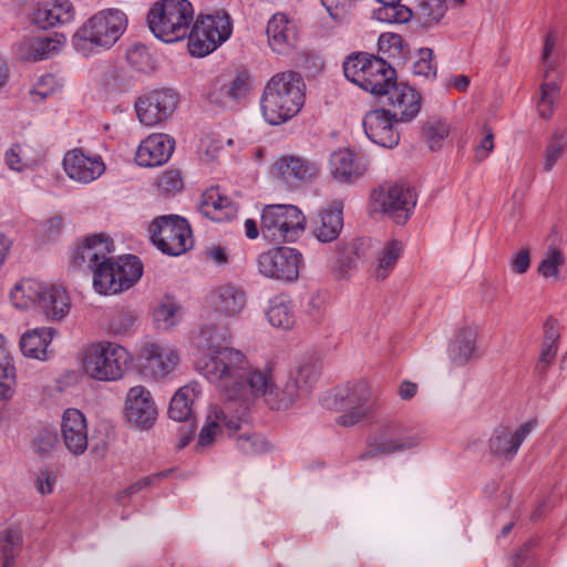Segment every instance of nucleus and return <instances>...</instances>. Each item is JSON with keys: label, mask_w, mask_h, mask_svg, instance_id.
I'll use <instances>...</instances> for the list:
<instances>
[{"label": "nucleus", "mask_w": 567, "mask_h": 567, "mask_svg": "<svg viewBox=\"0 0 567 567\" xmlns=\"http://www.w3.org/2000/svg\"><path fill=\"white\" fill-rule=\"evenodd\" d=\"M196 371L218 389L221 404L209 405L199 432L197 450L210 447L223 435L234 436L243 429V405L256 371L247 355L235 348L224 347L207 352L195 363Z\"/></svg>", "instance_id": "nucleus-1"}, {"label": "nucleus", "mask_w": 567, "mask_h": 567, "mask_svg": "<svg viewBox=\"0 0 567 567\" xmlns=\"http://www.w3.org/2000/svg\"><path fill=\"white\" fill-rule=\"evenodd\" d=\"M305 103V83L300 74L277 73L267 82L260 100L264 118L278 125L292 118Z\"/></svg>", "instance_id": "nucleus-2"}, {"label": "nucleus", "mask_w": 567, "mask_h": 567, "mask_svg": "<svg viewBox=\"0 0 567 567\" xmlns=\"http://www.w3.org/2000/svg\"><path fill=\"white\" fill-rule=\"evenodd\" d=\"M127 27L125 13L118 9H105L90 17L75 32L73 47L84 56L110 50Z\"/></svg>", "instance_id": "nucleus-3"}, {"label": "nucleus", "mask_w": 567, "mask_h": 567, "mask_svg": "<svg viewBox=\"0 0 567 567\" xmlns=\"http://www.w3.org/2000/svg\"><path fill=\"white\" fill-rule=\"evenodd\" d=\"M194 8L188 0H158L147 13L152 33L164 42H175L189 34Z\"/></svg>", "instance_id": "nucleus-4"}, {"label": "nucleus", "mask_w": 567, "mask_h": 567, "mask_svg": "<svg viewBox=\"0 0 567 567\" xmlns=\"http://www.w3.org/2000/svg\"><path fill=\"white\" fill-rule=\"evenodd\" d=\"M131 361L130 352L123 346L111 341H96L83 348L81 368L91 379L113 382L122 379Z\"/></svg>", "instance_id": "nucleus-5"}, {"label": "nucleus", "mask_w": 567, "mask_h": 567, "mask_svg": "<svg viewBox=\"0 0 567 567\" xmlns=\"http://www.w3.org/2000/svg\"><path fill=\"white\" fill-rule=\"evenodd\" d=\"M378 408V399L365 380L348 382L334 393V410L340 413L336 419L338 425L354 426L370 419Z\"/></svg>", "instance_id": "nucleus-6"}, {"label": "nucleus", "mask_w": 567, "mask_h": 567, "mask_svg": "<svg viewBox=\"0 0 567 567\" xmlns=\"http://www.w3.org/2000/svg\"><path fill=\"white\" fill-rule=\"evenodd\" d=\"M249 384L250 385L247 388L249 391L246 394L243 405H240V410H243V412H240L243 426L247 423V412L249 408L255 404L257 400L261 399L271 410L281 411L291 408L300 395L296 390V383H289L288 380L282 386H279L269 367L256 371Z\"/></svg>", "instance_id": "nucleus-7"}, {"label": "nucleus", "mask_w": 567, "mask_h": 567, "mask_svg": "<svg viewBox=\"0 0 567 567\" xmlns=\"http://www.w3.org/2000/svg\"><path fill=\"white\" fill-rule=\"evenodd\" d=\"M93 271V287L100 295H116L134 286L143 275V265L136 256L117 261H101Z\"/></svg>", "instance_id": "nucleus-8"}, {"label": "nucleus", "mask_w": 567, "mask_h": 567, "mask_svg": "<svg viewBox=\"0 0 567 567\" xmlns=\"http://www.w3.org/2000/svg\"><path fill=\"white\" fill-rule=\"evenodd\" d=\"M306 218L295 205H267L261 213L260 233L272 241H295L303 231Z\"/></svg>", "instance_id": "nucleus-9"}, {"label": "nucleus", "mask_w": 567, "mask_h": 567, "mask_svg": "<svg viewBox=\"0 0 567 567\" xmlns=\"http://www.w3.org/2000/svg\"><path fill=\"white\" fill-rule=\"evenodd\" d=\"M152 243L168 256H181L193 248L192 229L187 220L178 215L155 218L148 227Z\"/></svg>", "instance_id": "nucleus-10"}, {"label": "nucleus", "mask_w": 567, "mask_h": 567, "mask_svg": "<svg viewBox=\"0 0 567 567\" xmlns=\"http://www.w3.org/2000/svg\"><path fill=\"white\" fill-rule=\"evenodd\" d=\"M231 33L226 13L199 17L188 34L189 52L194 56H205L225 42Z\"/></svg>", "instance_id": "nucleus-11"}, {"label": "nucleus", "mask_w": 567, "mask_h": 567, "mask_svg": "<svg viewBox=\"0 0 567 567\" xmlns=\"http://www.w3.org/2000/svg\"><path fill=\"white\" fill-rule=\"evenodd\" d=\"M373 208L396 224L406 223L416 205V195L406 184L383 185L371 194Z\"/></svg>", "instance_id": "nucleus-12"}, {"label": "nucleus", "mask_w": 567, "mask_h": 567, "mask_svg": "<svg viewBox=\"0 0 567 567\" xmlns=\"http://www.w3.org/2000/svg\"><path fill=\"white\" fill-rule=\"evenodd\" d=\"M302 262V255L291 247L272 248L260 254L257 258L260 275L285 282H292L298 279Z\"/></svg>", "instance_id": "nucleus-13"}, {"label": "nucleus", "mask_w": 567, "mask_h": 567, "mask_svg": "<svg viewBox=\"0 0 567 567\" xmlns=\"http://www.w3.org/2000/svg\"><path fill=\"white\" fill-rule=\"evenodd\" d=\"M179 96L172 89H159L138 96L134 110L138 122L153 127L169 118L177 109Z\"/></svg>", "instance_id": "nucleus-14"}, {"label": "nucleus", "mask_w": 567, "mask_h": 567, "mask_svg": "<svg viewBox=\"0 0 567 567\" xmlns=\"http://www.w3.org/2000/svg\"><path fill=\"white\" fill-rule=\"evenodd\" d=\"M275 173L289 188H299L312 183L320 173V165L300 156L286 155L275 163Z\"/></svg>", "instance_id": "nucleus-15"}, {"label": "nucleus", "mask_w": 567, "mask_h": 567, "mask_svg": "<svg viewBox=\"0 0 567 567\" xmlns=\"http://www.w3.org/2000/svg\"><path fill=\"white\" fill-rule=\"evenodd\" d=\"M420 439L416 435L400 434L395 427H386L372 436L360 460H369L392 453L405 452L416 447Z\"/></svg>", "instance_id": "nucleus-16"}, {"label": "nucleus", "mask_w": 567, "mask_h": 567, "mask_svg": "<svg viewBox=\"0 0 567 567\" xmlns=\"http://www.w3.org/2000/svg\"><path fill=\"white\" fill-rule=\"evenodd\" d=\"M63 169L70 179L90 184L105 172V164L100 156H90L82 150L74 148L64 155Z\"/></svg>", "instance_id": "nucleus-17"}, {"label": "nucleus", "mask_w": 567, "mask_h": 567, "mask_svg": "<svg viewBox=\"0 0 567 567\" xmlns=\"http://www.w3.org/2000/svg\"><path fill=\"white\" fill-rule=\"evenodd\" d=\"M535 427L536 421L534 420L522 423L516 427H496L488 441L491 453L512 460L517 454L522 443L535 430Z\"/></svg>", "instance_id": "nucleus-18"}, {"label": "nucleus", "mask_w": 567, "mask_h": 567, "mask_svg": "<svg viewBox=\"0 0 567 567\" xmlns=\"http://www.w3.org/2000/svg\"><path fill=\"white\" fill-rule=\"evenodd\" d=\"M126 417L140 429H150L157 417V410L153 396L145 386L135 385L126 394L125 401Z\"/></svg>", "instance_id": "nucleus-19"}, {"label": "nucleus", "mask_w": 567, "mask_h": 567, "mask_svg": "<svg viewBox=\"0 0 567 567\" xmlns=\"http://www.w3.org/2000/svg\"><path fill=\"white\" fill-rule=\"evenodd\" d=\"M384 95H388L389 111L396 122L409 123L421 110L420 93L405 83L394 82Z\"/></svg>", "instance_id": "nucleus-20"}, {"label": "nucleus", "mask_w": 567, "mask_h": 567, "mask_svg": "<svg viewBox=\"0 0 567 567\" xmlns=\"http://www.w3.org/2000/svg\"><path fill=\"white\" fill-rule=\"evenodd\" d=\"M251 90V80L248 73L239 72L227 82L217 80L208 92L207 100L219 109H233L246 97Z\"/></svg>", "instance_id": "nucleus-21"}, {"label": "nucleus", "mask_w": 567, "mask_h": 567, "mask_svg": "<svg viewBox=\"0 0 567 567\" xmlns=\"http://www.w3.org/2000/svg\"><path fill=\"white\" fill-rule=\"evenodd\" d=\"M394 117L390 111L373 110L368 112L362 121L367 137L385 148H394L400 143V134L393 125Z\"/></svg>", "instance_id": "nucleus-22"}, {"label": "nucleus", "mask_w": 567, "mask_h": 567, "mask_svg": "<svg viewBox=\"0 0 567 567\" xmlns=\"http://www.w3.org/2000/svg\"><path fill=\"white\" fill-rule=\"evenodd\" d=\"M266 34L271 51L281 55L291 53L298 40L297 27L285 13H275L269 19Z\"/></svg>", "instance_id": "nucleus-23"}, {"label": "nucleus", "mask_w": 567, "mask_h": 567, "mask_svg": "<svg viewBox=\"0 0 567 567\" xmlns=\"http://www.w3.org/2000/svg\"><path fill=\"white\" fill-rule=\"evenodd\" d=\"M61 436L66 450L82 455L87 449V424L84 414L78 409H66L61 420Z\"/></svg>", "instance_id": "nucleus-24"}, {"label": "nucleus", "mask_w": 567, "mask_h": 567, "mask_svg": "<svg viewBox=\"0 0 567 567\" xmlns=\"http://www.w3.org/2000/svg\"><path fill=\"white\" fill-rule=\"evenodd\" d=\"M175 141L167 134H151L141 142L135 161L143 167H155L165 164L172 156Z\"/></svg>", "instance_id": "nucleus-25"}, {"label": "nucleus", "mask_w": 567, "mask_h": 567, "mask_svg": "<svg viewBox=\"0 0 567 567\" xmlns=\"http://www.w3.org/2000/svg\"><path fill=\"white\" fill-rule=\"evenodd\" d=\"M145 369L154 379H164L179 362L178 351L167 344L147 343L143 348Z\"/></svg>", "instance_id": "nucleus-26"}, {"label": "nucleus", "mask_w": 567, "mask_h": 567, "mask_svg": "<svg viewBox=\"0 0 567 567\" xmlns=\"http://www.w3.org/2000/svg\"><path fill=\"white\" fill-rule=\"evenodd\" d=\"M329 169L340 183H353L367 171V162L349 148L334 151L329 158Z\"/></svg>", "instance_id": "nucleus-27"}, {"label": "nucleus", "mask_w": 567, "mask_h": 567, "mask_svg": "<svg viewBox=\"0 0 567 567\" xmlns=\"http://www.w3.org/2000/svg\"><path fill=\"white\" fill-rule=\"evenodd\" d=\"M56 330L50 327L35 328L25 331L20 338V349L24 357L39 361H48L53 357L50 344Z\"/></svg>", "instance_id": "nucleus-28"}, {"label": "nucleus", "mask_w": 567, "mask_h": 567, "mask_svg": "<svg viewBox=\"0 0 567 567\" xmlns=\"http://www.w3.org/2000/svg\"><path fill=\"white\" fill-rule=\"evenodd\" d=\"M210 303L215 312L230 318L241 312L245 308L246 293L240 287L226 284L212 292Z\"/></svg>", "instance_id": "nucleus-29"}, {"label": "nucleus", "mask_w": 567, "mask_h": 567, "mask_svg": "<svg viewBox=\"0 0 567 567\" xmlns=\"http://www.w3.org/2000/svg\"><path fill=\"white\" fill-rule=\"evenodd\" d=\"M199 212L215 221L234 218L238 213V205L225 196L219 188H210L203 194Z\"/></svg>", "instance_id": "nucleus-30"}, {"label": "nucleus", "mask_w": 567, "mask_h": 567, "mask_svg": "<svg viewBox=\"0 0 567 567\" xmlns=\"http://www.w3.org/2000/svg\"><path fill=\"white\" fill-rule=\"evenodd\" d=\"M75 11L69 0H53L38 7L33 12V22L41 29L53 28L73 21Z\"/></svg>", "instance_id": "nucleus-31"}, {"label": "nucleus", "mask_w": 567, "mask_h": 567, "mask_svg": "<svg viewBox=\"0 0 567 567\" xmlns=\"http://www.w3.org/2000/svg\"><path fill=\"white\" fill-rule=\"evenodd\" d=\"M369 66L365 81H362L360 87L373 95L382 96L395 82V71L385 60L377 56H373Z\"/></svg>", "instance_id": "nucleus-32"}, {"label": "nucleus", "mask_w": 567, "mask_h": 567, "mask_svg": "<svg viewBox=\"0 0 567 567\" xmlns=\"http://www.w3.org/2000/svg\"><path fill=\"white\" fill-rule=\"evenodd\" d=\"M37 308L48 319L60 321L70 311V298L64 288L44 284Z\"/></svg>", "instance_id": "nucleus-33"}, {"label": "nucleus", "mask_w": 567, "mask_h": 567, "mask_svg": "<svg viewBox=\"0 0 567 567\" xmlns=\"http://www.w3.org/2000/svg\"><path fill=\"white\" fill-rule=\"evenodd\" d=\"M477 331L472 326L457 330L447 348V355L454 367H464L474 355Z\"/></svg>", "instance_id": "nucleus-34"}, {"label": "nucleus", "mask_w": 567, "mask_h": 567, "mask_svg": "<svg viewBox=\"0 0 567 567\" xmlns=\"http://www.w3.org/2000/svg\"><path fill=\"white\" fill-rule=\"evenodd\" d=\"M113 243L104 235L87 237L74 251V259L86 262L89 268L96 267L101 261H109Z\"/></svg>", "instance_id": "nucleus-35"}, {"label": "nucleus", "mask_w": 567, "mask_h": 567, "mask_svg": "<svg viewBox=\"0 0 567 567\" xmlns=\"http://www.w3.org/2000/svg\"><path fill=\"white\" fill-rule=\"evenodd\" d=\"M343 227L342 206L334 204L322 209L313 221V235L321 243L338 238Z\"/></svg>", "instance_id": "nucleus-36"}, {"label": "nucleus", "mask_w": 567, "mask_h": 567, "mask_svg": "<svg viewBox=\"0 0 567 567\" xmlns=\"http://www.w3.org/2000/svg\"><path fill=\"white\" fill-rule=\"evenodd\" d=\"M200 392V386L197 382H190L181 386L169 402L168 416L177 422H188L193 415L194 402Z\"/></svg>", "instance_id": "nucleus-37"}, {"label": "nucleus", "mask_w": 567, "mask_h": 567, "mask_svg": "<svg viewBox=\"0 0 567 567\" xmlns=\"http://www.w3.org/2000/svg\"><path fill=\"white\" fill-rule=\"evenodd\" d=\"M62 44L63 42L55 38H29L18 44L17 54L21 60H45L59 51Z\"/></svg>", "instance_id": "nucleus-38"}, {"label": "nucleus", "mask_w": 567, "mask_h": 567, "mask_svg": "<svg viewBox=\"0 0 567 567\" xmlns=\"http://www.w3.org/2000/svg\"><path fill=\"white\" fill-rule=\"evenodd\" d=\"M403 251V245L398 239L386 241L375 252L371 274L377 280H384L394 270L399 258Z\"/></svg>", "instance_id": "nucleus-39"}, {"label": "nucleus", "mask_w": 567, "mask_h": 567, "mask_svg": "<svg viewBox=\"0 0 567 567\" xmlns=\"http://www.w3.org/2000/svg\"><path fill=\"white\" fill-rule=\"evenodd\" d=\"M230 337V331L226 324L213 319H206L195 336V342L198 348L210 352L218 348H224L225 346L223 344L228 343Z\"/></svg>", "instance_id": "nucleus-40"}, {"label": "nucleus", "mask_w": 567, "mask_h": 567, "mask_svg": "<svg viewBox=\"0 0 567 567\" xmlns=\"http://www.w3.org/2000/svg\"><path fill=\"white\" fill-rule=\"evenodd\" d=\"M321 365L315 358L300 360L289 375V383H296V390L300 394L308 391L318 380Z\"/></svg>", "instance_id": "nucleus-41"}, {"label": "nucleus", "mask_w": 567, "mask_h": 567, "mask_svg": "<svg viewBox=\"0 0 567 567\" xmlns=\"http://www.w3.org/2000/svg\"><path fill=\"white\" fill-rule=\"evenodd\" d=\"M23 544L20 528L10 527L0 533V559L1 567H16V558L19 556Z\"/></svg>", "instance_id": "nucleus-42"}, {"label": "nucleus", "mask_w": 567, "mask_h": 567, "mask_svg": "<svg viewBox=\"0 0 567 567\" xmlns=\"http://www.w3.org/2000/svg\"><path fill=\"white\" fill-rule=\"evenodd\" d=\"M153 316L157 328L167 330L182 320L183 309L176 299L166 296L157 302Z\"/></svg>", "instance_id": "nucleus-43"}, {"label": "nucleus", "mask_w": 567, "mask_h": 567, "mask_svg": "<svg viewBox=\"0 0 567 567\" xmlns=\"http://www.w3.org/2000/svg\"><path fill=\"white\" fill-rule=\"evenodd\" d=\"M381 7L373 10L374 20L383 23H405L411 20L412 11L401 3L402 0H377Z\"/></svg>", "instance_id": "nucleus-44"}, {"label": "nucleus", "mask_w": 567, "mask_h": 567, "mask_svg": "<svg viewBox=\"0 0 567 567\" xmlns=\"http://www.w3.org/2000/svg\"><path fill=\"white\" fill-rule=\"evenodd\" d=\"M267 319L275 328L291 329L296 322L291 302L282 297L271 299L267 310Z\"/></svg>", "instance_id": "nucleus-45"}, {"label": "nucleus", "mask_w": 567, "mask_h": 567, "mask_svg": "<svg viewBox=\"0 0 567 567\" xmlns=\"http://www.w3.org/2000/svg\"><path fill=\"white\" fill-rule=\"evenodd\" d=\"M137 315L130 309H118L114 311L106 323V331L114 338H122L133 334Z\"/></svg>", "instance_id": "nucleus-46"}, {"label": "nucleus", "mask_w": 567, "mask_h": 567, "mask_svg": "<svg viewBox=\"0 0 567 567\" xmlns=\"http://www.w3.org/2000/svg\"><path fill=\"white\" fill-rule=\"evenodd\" d=\"M44 284L32 279L18 282L11 291V300L17 308H28L31 305L38 306Z\"/></svg>", "instance_id": "nucleus-47"}, {"label": "nucleus", "mask_w": 567, "mask_h": 567, "mask_svg": "<svg viewBox=\"0 0 567 567\" xmlns=\"http://www.w3.org/2000/svg\"><path fill=\"white\" fill-rule=\"evenodd\" d=\"M449 133V124L441 118H430L422 126V138L432 151L440 150L443 146Z\"/></svg>", "instance_id": "nucleus-48"}, {"label": "nucleus", "mask_w": 567, "mask_h": 567, "mask_svg": "<svg viewBox=\"0 0 567 567\" xmlns=\"http://www.w3.org/2000/svg\"><path fill=\"white\" fill-rule=\"evenodd\" d=\"M374 55L367 53H357L349 56L343 63V73L346 78L358 86L361 85L362 81H365V76Z\"/></svg>", "instance_id": "nucleus-49"}, {"label": "nucleus", "mask_w": 567, "mask_h": 567, "mask_svg": "<svg viewBox=\"0 0 567 567\" xmlns=\"http://www.w3.org/2000/svg\"><path fill=\"white\" fill-rule=\"evenodd\" d=\"M126 61L136 72L148 74L155 69V60L142 43H134L126 51Z\"/></svg>", "instance_id": "nucleus-50"}, {"label": "nucleus", "mask_w": 567, "mask_h": 567, "mask_svg": "<svg viewBox=\"0 0 567 567\" xmlns=\"http://www.w3.org/2000/svg\"><path fill=\"white\" fill-rule=\"evenodd\" d=\"M16 383V369L9 353L2 349L0 351V399H9L13 393Z\"/></svg>", "instance_id": "nucleus-51"}, {"label": "nucleus", "mask_w": 567, "mask_h": 567, "mask_svg": "<svg viewBox=\"0 0 567 567\" xmlns=\"http://www.w3.org/2000/svg\"><path fill=\"white\" fill-rule=\"evenodd\" d=\"M564 262L565 258L561 250L556 246H549L538 265V272L545 278H557L559 267Z\"/></svg>", "instance_id": "nucleus-52"}, {"label": "nucleus", "mask_w": 567, "mask_h": 567, "mask_svg": "<svg viewBox=\"0 0 567 567\" xmlns=\"http://www.w3.org/2000/svg\"><path fill=\"white\" fill-rule=\"evenodd\" d=\"M237 449L246 455H258L269 450L268 442L259 434L243 433L236 437Z\"/></svg>", "instance_id": "nucleus-53"}, {"label": "nucleus", "mask_w": 567, "mask_h": 567, "mask_svg": "<svg viewBox=\"0 0 567 567\" xmlns=\"http://www.w3.org/2000/svg\"><path fill=\"white\" fill-rule=\"evenodd\" d=\"M557 93L558 86L555 83H544L540 86V97L537 103V110L542 117L548 118L551 116Z\"/></svg>", "instance_id": "nucleus-54"}, {"label": "nucleus", "mask_w": 567, "mask_h": 567, "mask_svg": "<svg viewBox=\"0 0 567 567\" xmlns=\"http://www.w3.org/2000/svg\"><path fill=\"white\" fill-rule=\"evenodd\" d=\"M412 73L425 79L435 78L436 66L432 63V50L427 48L420 50L419 58L412 65Z\"/></svg>", "instance_id": "nucleus-55"}, {"label": "nucleus", "mask_w": 567, "mask_h": 567, "mask_svg": "<svg viewBox=\"0 0 567 567\" xmlns=\"http://www.w3.org/2000/svg\"><path fill=\"white\" fill-rule=\"evenodd\" d=\"M58 443L56 434L49 429H42L33 439V450L40 456H49Z\"/></svg>", "instance_id": "nucleus-56"}, {"label": "nucleus", "mask_w": 567, "mask_h": 567, "mask_svg": "<svg viewBox=\"0 0 567 567\" xmlns=\"http://www.w3.org/2000/svg\"><path fill=\"white\" fill-rule=\"evenodd\" d=\"M62 87V82L53 74H44L37 82L32 94L41 100L54 94Z\"/></svg>", "instance_id": "nucleus-57"}, {"label": "nucleus", "mask_w": 567, "mask_h": 567, "mask_svg": "<svg viewBox=\"0 0 567 567\" xmlns=\"http://www.w3.org/2000/svg\"><path fill=\"white\" fill-rule=\"evenodd\" d=\"M359 259L358 244L352 240L350 243H342L339 246L338 262L344 271L354 267L355 261Z\"/></svg>", "instance_id": "nucleus-58"}, {"label": "nucleus", "mask_w": 567, "mask_h": 567, "mask_svg": "<svg viewBox=\"0 0 567 567\" xmlns=\"http://www.w3.org/2000/svg\"><path fill=\"white\" fill-rule=\"evenodd\" d=\"M403 47L402 37L396 33H382L378 40L379 51L390 55L400 54Z\"/></svg>", "instance_id": "nucleus-59"}, {"label": "nucleus", "mask_w": 567, "mask_h": 567, "mask_svg": "<svg viewBox=\"0 0 567 567\" xmlns=\"http://www.w3.org/2000/svg\"><path fill=\"white\" fill-rule=\"evenodd\" d=\"M157 187L165 194L175 193L183 188V179L178 171H167L163 173L158 181Z\"/></svg>", "instance_id": "nucleus-60"}, {"label": "nucleus", "mask_w": 567, "mask_h": 567, "mask_svg": "<svg viewBox=\"0 0 567 567\" xmlns=\"http://www.w3.org/2000/svg\"><path fill=\"white\" fill-rule=\"evenodd\" d=\"M421 11L424 23H433L444 16L445 6L442 0H429L422 3Z\"/></svg>", "instance_id": "nucleus-61"}, {"label": "nucleus", "mask_w": 567, "mask_h": 567, "mask_svg": "<svg viewBox=\"0 0 567 567\" xmlns=\"http://www.w3.org/2000/svg\"><path fill=\"white\" fill-rule=\"evenodd\" d=\"M327 300V293L323 292L313 293L309 299L308 312L317 322H320L326 316Z\"/></svg>", "instance_id": "nucleus-62"}, {"label": "nucleus", "mask_w": 567, "mask_h": 567, "mask_svg": "<svg viewBox=\"0 0 567 567\" xmlns=\"http://www.w3.org/2000/svg\"><path fill=\"white\" fill-rule=\"evenodd\" d=\"M557 350L558 344L543 341L536 369L540 372L545 371L547 367L555 360Z\"/></svg>", "instance_id": "nucleus-63"}, {"label": "nucleus", "mask_w": 567, "mask_h": 567, "mask_svg": "<svg viewBox=\"0 0 567 567\" xmlns=\"http://www.w3.org/2000/svg\"><path fill=\"white\" fill-rule=\"evenodd\" d=\"M6 163L12 169L21 172L29 167L28 161L22 158V148L20 145H13L6 153Z\"/></svg>", "instance_id": "nucleus-64"}]
</instances>
